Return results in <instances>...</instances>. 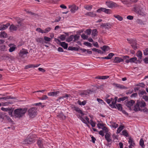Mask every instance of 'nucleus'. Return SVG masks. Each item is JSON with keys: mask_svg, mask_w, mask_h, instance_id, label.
<instances>
[{"mask_svg": "<svg viewBox=\"0 0 148 148\" xmlns=\"http://www.w3.org/2000/svg\"><path fill=\"white\" fill-rule=\"evenodd\" d=\"M146 8L143 5H138L134 8V11L142 16L146 15Z\"/></svg>", "mask_w": 148, "mask_h": 148, "instance_id": "1", "label": "nucleus"}, {"mask_svg": "<svg viewBox=\"0 0 148 148\" xmlns=\"http://www.w3.org/2000/svg\"><path fill=\"white\" fill-rule=\"evenodd\" d=\"M27 109L26 108H19L15 109L14 111V114L15 118L22 117L26 112Z\"/></svg>", "mask_w": 148, "mask_h": 148, "instance_id": "2", "label": "nucleus"}, {"mask_svg": "<svg viewBox=\"0 0 148 148\" xmlns=\"http://www.w3.org/2000/svg\"><path fill=\"white\" fill-rule=\"evenodd\" d=\"M146 106V103L144 101L140 102L139 101H137L136 103L134 106V110L135 112L140 110L141 109L140 107L143 108L145 106Z\"/></svg>", "mask_w": 148, "mask_h": 148, "instance_id": "3", "label": "nucleus"}, {"mask_svg": "<svg viewBox=\"0 0 148 148\" xmlns=\"http://www.w3.org/2000/svg\"><path fill=\"white\" fill-rule=\"evenodd\" d=\"M135 101L132 99L126 100L125 101V105L128 108L129 110H134V106L135 105Z\"/></svg>", "mask_w": 148, "mask_h": 148, "instance_id": "4", "label": "nucleus"}, {"mask_svg": "<svg viewBox=\"0 0 148 148\" xmlns=\"http://www.w3.org/2000/svg\"><path fill=\"white\" fill-rule=\"evenodd\" d=\"M28 114L31 117H34L37 114L36 109L35 108H32L28 111Z\"/></svg>", "mask_w": 148, "mask_h": 148, "instance_id": "5", "label": "nucleus"}, {"mask_svg": "<svg viewBox=\"0 0 148 148\" xmlns=\"http://www.w3.org/2000/svg\"><path fill=\"white\" fill-rule=\"evenodd\" d=\"M35 142L34 139L32 136H28L26 139L24 140L22 142L24 144H31Z\"/></svg>", "mask_w": 148, "mask_h": 148, "instance_id": "6", "label": "nucleus"}, {"mask_svg": "<svg viewBox=\"0 0 148 148\" xmlns=\"http://www.w3.org/2000/svg\"><path fill=\"white\" fill-rule=\"evenodd\" d=\"M127 40L129 41L130 43L131 44V46L134 50H136L137 49L136 41L135 40L133 39H127Z\"/></svg>", "mask_w": 148, "mask_h": 148, "instance_id": "7", "label": "nucleus"}, {"mask_svg": "<svg viewBox=\"0 0 148 148\" xmlns=\"http://www.w3.org/2000/svg\"><path fill=\"white\" fill-rule=\"evenodd\" d=\"M15 19L17 21L18 25H17L18 27L19 28L20 30H21L22 28L25 27L24 24L23 23H22L21 22L22 21L20 18L16 17L15 18Z\"/></svg>", "mask_w": 148, "mask_h": 148, "instance_id": "8", "label": "nucleus"}, {"mask_svg": "<svg viewBox=\"0 0 148 148\" xmlns=\"http://www.w3.org/2000/svg\"><path fill=\"white\" fill-rule=\"evenodd\" d=\"M55 41L61 46L64 49H67L68 47V44L65 42H61L58 39L55 38Z\"/></svg>", "mask_w": 148, "mask_h": 148, "instance_id": "9", "label": "nucleus"}, {"mask_svg": "<svg viewBox=\"0 0 148 148\" xmlns=\"http://www.w3.org/2000/svg\"><path fill=\"white\" fill-rule=\"evenodd\" d=\"M68 7L71 9L70 11L73 13H75L78 9V7L74 4L69 5Z\"/></svg>", "mask_w": 148, "mask_h": 148, "instance_id": "10", "label": "nucleus"}, {"mask_svg": "<svg viewBox=\"0 0 148 148\" xmlns=\"http://www.w3.org/2000/svg\"><path fill=\"white\" fill-rule=\"evenodd\" d=\"M111 25L109 23H102L101 24V26L103 28L106 29H108L111 28Z\"/></svg>", "mask_w": 148, "mask_h": 148, "instance_id": "11", "label": "nucleus"}, {"mask_svg": "<svg viewBox=\"0 0 148 148\" xmlns=\"http://www.w3.org/2000/svg\"><path fill=\"white\" fill-rule=\"evenodd\" d=\"M101 11L107 14H110V10L106 9L105 8H101L97 10V12L99 13L101 12Z\"/></svg>", "mask_w": 148, "mask_h": 148, "instance_id": "12", "label": "nucleus"}, {"mask_svg": "<svg viewBox=\"0 0 148 148\" xmlns=\"http://www.w3.org/2000/svg\"><path fill=\"white\" fill-rule=\"evenodd\" d=\"M110 134V132L106 133L105 136L106 140L108 142H110L112 141Z\"/></svg>", "mask_w": 148, "mask_h": 148, "instance_id": "13", "label": "nucleus"}, {"mask_svg": "<svg viewBox=\"0 0 148 148\" xmlns=\"http://www.w3.org/2000/svg\"><path fill=\"white\" fill-rule=\"evenodd\" d=\"M106 4L110 8H112L115 6L116 5L115 3L111 1H106Z\"/></svg>", "mask_w": 148, "mask_h": 148, "instance_id": "14", "label": "nucleus"}, {"mask_svg": "<svg viewBox=\"0 0 148 148\" xmlns=\"http://www.w3.org/2000/svg\"><path fill=\"white\" fill-rule=\"evenodd\" d=\"M128 143L130 145L129 146V148H132V147H134L135 143L132 138L130 137L129 138Z\"/></svg>", "mask_w": 148, "mask_h": 148, "instance_id": "15", "label": "nucleus"}, {"mask_svg": "<svg viewBox=\"0 0 148 148\" xmlns=\"http://www.w3.org/2000/svg\"><path fill=\"white\" fill-rule=\"evenodd\" d=\"M18 28H19L17 25L16 26L14 24H12L10 26L9 29L11 32H13L16 31Z\"/></svg>", "mask_w": 148, "mask_h": 148, "instance_id": "16", "label": "nucleus"}, {"mask_svg": "<svg viewBox=\"0 0 148 148\" xmlns=\"http://www.w3.org/2000/svg\"><path fill=\"white\" fill-rule=\"evenodd\" d=\"M60 93L59 91L55 92H50L48 93V95L50 96L56 97L57 96V95Z\"/></svg>", "mask_w": 148, "mask_h": 148, "instance_id": "17", "label": "nucleus"}, {"mask_svg": "<svg viewBox=\"0 0 148 148\" xmlns=\"http://www.w3.org/2000/svg\"><path fill=\"white\" fill-rule=\"evenodd\" d=\"M123 61V60L120 57H117L115 58L113 61V62L116 63H118Z\"/></svg>", "mask_w": 148, "mask_h": 148, "instance_id": "18", "label": "nucleus"}, {"mask_svg": "<svg viewBox=\"0 0 148 148\" xmlns=\"http://www.w3.org/2000/svg\"><path fill=\"white\" fill-rule=\"evenodd\" d=\"M36 41L39 43L43 44L44 43H47L45 42L42 38H38L36 39Z\"/></svg>", "mask_w": 148, "mask_h": 148, "instance_id": "19", "label": "nucleus"}, {"mask_svg": "<svg viewBox=\"0 0 148 148\" xmlns=\"http://www.w3.org/2000/svg\"><path fill=\"white\" fill-rule=\"evenodd\" d=\"M90 92H92V91L90 90H85L82 93H81L80 95L82 97H85L86 96V95L90 94Z\"/></svg>", "mask_w": 148, "mask_h": 148, "instance_id": "20", "label": "nucleus"}, {"mask_svg": "<svg viewBox=\"0 0 148 148\" xmlns=\"http://www.w3.org/2000/svg\"><path fill=\"white\" fill-rule=\"evenodd\" d=\"M121 1L124 4H131L133 3L132 0H121Z\"/></svg>", "mask_w": 148, "mask_h": 148, "instance_id": "21", "label": "nucleus"}, {"mask_svg": "<svg viewBox=\"0 0 148 148\" xmlns=\"http://www.w3.org/2000/svg\"><path fill=\"white\" fill-rule=\"evenodd\" d=\"M10 24H7L6 25H2L0 26V30H3L7 28L9 25Z\"/></svg>", "mask_w": 148, "mask_h": 148, "instance_id": "22", "label": "nucleus"}, {"mask_svg": "<svg viewBox=\"0 0 148 148\" xmlns=\"http://www.w3.org/2000/svg\"><path fill=\"white\" fill-rule=\"evenodd\" d=\"M114 85L116 88L121 89H127V88L125 86L122 85L116 84H114Z\"/></svg>", "mask_w": 148, "mask_h": 148, "instance_id": "23", "label": "nucleus"}, {"mask_svg": "<svg viewBox=\"0 0 148 148\" xmlns=\"http://www.w3.org/2000/svg\"><path fill=\"white\" fill-rule=\"evenodd\" d=\"M85 15L90 16L92 17H95L97 16V14L94 13L93 12H87Z\"/></svg>", "mask_w": 148, "mask_h": 148, "instance_id": "24", "label": "nucleus"}, {"mask_svg": "<svg viewBox=\"0 0 148 148\" xmlns=\"http://www.w3.org/2000/svg\"><path fill=\"white\" fill-rule=\"evenodd\" d=\"M114 55V54L113 53H110L107 56L105 57H102L101 58L106 59H110L112 58Z\"/></svg>", "mask_w": 148, "mask_h": 148, "instance_id": "25", "label": "nucleus"}, {"mask_svg": "<svg viewBox=\"0 0 148 148\" xmlns=\"http://www.w3.org/2000/svg\"><path fill=\"white\" fill-rule=\"evenodd\" d=\"M9 46L10 47V48L9 49V52H11L14 51L16 47L14 46L13 44H10L9 45Z\"/></svg>", "mask_w": 148, "mask_h": 148, "instance_id": "26", "label": "nucleus"}, {"mask_svg": "<svg viewBox=\"0 0 148 148\" xmlns=\"http://www.w3.org/2000/svg\"><path fill=\"white\" fill-rule=\"evenodd\" d=\"M112 103L111 104H109V106L112 108H116V101H114V100H113L112 101H111Z\"/></svg>", "mask_w": 148, "mask_h": 148, "instance_id": "27", "label": "nucleus"}, {"mask_svg": "<svg viewBox=\"0 0 148 148\" xmlns=\"http://www.w3.org/2000/svg\"><path fill=\"white\" fill-rule=\"evenodd\" d=\"M74 110L78 113H80L82 115H84V114L82 111L79 108L77 107H74Z\"/></svg>", "mask_w": 148, "mask_h": 148, "instance_id": "28", "label": "nucleus"}, {"mask_svg": "<svg viewBox=\"0 0 148 148\" xmlns=\"http://www.w3.org/2000/svg\"><path fill=\"white\" fill-rule=\"evenodd\" d=\"M146 94L147 93L145 91L143 90H139L138 92V94L140 97H142L143 95Z\"/></svg>", "mask_w": 148, "mask_h": 148, "instance_id": "29", "label": "nucleus"}, {"mask_svg": "<svg viewBox=\"0 0 148 148\" xmlns=\"http://www.w3.org/2000/svg\"><path fill=\"white\" fill-rule=\"evenodd\" d=\"M28 53V52L27 51L25 50H22L20 51L19 54L20 56L22 57L23 55L27 54Z\"/></svg>", "mask_w": 148, "mask_h": 148, "instance_id": "30", "label": "nucleus"}, {"mask_svg": "<svg viewBox=\"0 0 148 148\" xmlns=\"http://www.w3.org/2000/svg\"><path fill=\"white\" fill-rule=\"evenodd\" d=\"M108 76H98L95 77L96 79H105L109 78Z\"/></svg>", "mask_w": 148, "mask_h": 148, "instance_id": "31", "label": "nucleus"}, {"mask_svg": "<svg viewBox=\"0 0 148 148\" xmlns=\"http://www.w3.org/2000/svg\"><path fill=\"white\" fill-rule=\"evenodd\" d=\"M124 126L120 125L117 130L116 133L117 134L119 133L123 129H124Z\"/></svg>", "mask_w": 148, "mask_h": 148, "instance_id": "32", "label": "nucleus"}, {"mask_svg": "<svg viewBox=\"0 0 148 148\" xmlns=\"http://www.w3.org/2000/svg\"><path fill=\"white\" fill-rule=\"evenodd\" d=\"M37 144L39 147H42L43 146L42 140L40 139L38 140Z\"/></svg>", "mask_w": 148, "mask_h": 148, "instance_id": "33", "label": "nucleus"}, {"mask_svg": "<svg viewBox=\"0 0 148 148\" xmlns=\"http://www.w3.org/2000/svg\"><path fill=\"white\" fill-rule=\"evenodd\" d=\"M116 106L118 110L120 111H122V105L121 104L118 103L116 104Z\"/></svg>", "mask_w": 148, "mask_h": 148, "instance_id": "34", "label": "nucleus"}, {"mask_svg": "<svg viewBox=\"0 0 148 148\" xmlns=\"http://www.w3.org/2000/svg\"><path fill=\"white\" fill-rule=\"evenodd\" d=\"M113 16L119 21H121L123 20V17L119 15H114Z\"/></svg>", "mask_w": 148, "mask_h": 148, "instance_id": "35", "label": "nucleus"}, {"mask_svg": "<svg viewBox=\"0 0 148 148\" xmlns=\"http://www.w3.org/2000/svg\"><path fill=\"white\" fill-rule=\"evenodd\" d=\"M7 34L5 32H1L0 36L1 37L6 38L7 37Z\"/></svg>", "mask_w": 148, "mask_h": 148, "instance_id": "36", "label": "nucleus"}, {"mask_svg": "<svg viewBox=\"0 0 148 148\" xmlns=\"http://www.w3.org/2000/svg\"><path fill=\"white\" fill-rule=\"evenodd\" d=\"M127 98L128 97L127 96L120 98L117 100V102H120L121 101H123Z\"/></svg>", "mask_w": 148, "mask_h": 148, "instance_id": "37", "label": "nucleus"}, {"mask_svg": "<svg viewBox=\"0 0 148 148\" xmlns=\"http://www.w3.org/2000/svg\"><path fill=\"white\" fill-rule=\"evenodd\" d=\"M98 32L96 29H94L92 30V37H95L97 36Z\"/></svg>", "mask_w": 148, "mask_h": 148, "instance_id": "38", "label": "nucleus"}, {"mask_svg": "<svg viewBox=\"0 0 148 148\" xmlns=\"http://www.w3.org/2000/svg\"><path fill=\"white\" fill-rule=\"evenodd\" d=\"M74 38V35H71L67 38L66 41L68 42H70L73 40Z\"/></svg>", "mask_w": 148, "mask_h": 148, "instance_id": "39", "label": "nucleus"}, {"mask_svg": "<svg viewBox=\"0 0 148 148\" xmlns=\"http://www.w3.org/2000/svg\"><path fill=\"white\" fill-rule=\"evenodd\" d=\"M101 48L104 51H108L109 49V47L106 46H103V47H101Z\"/></svg>", "mask_w": 148, "mask_h": 148, "instance_id": "40", "label": "nucleus"}, {"mask_svg": "<svg viewBox=\"0 0 148 148\" xmlns=\"http://www.w3.org/2000/svg\"><path fill=\"white\" fill-rule=\"evenodd\" d=\"M142 53L140 51H138L136 53V56L140 59L142 58Z\"/></svg>", "mask_w": 148, "mask_h": 148, "instance_id": "41", "label": "nucleus"}, {"mask_svg": "<svg viewBox=\"0 0 148 148\" xmlns=\"http://www.w3.org/2000/svg\"><path fill=\"white\" fill-rule=\"evenodd\" d=\"M84 8L90 11L92 9V6L91 5H86L84 6Z\"/></svg>", "mask_w": 148, "mask_h": 148, "instance_id": "42", "label": "nucleus"}, {"mask_svg": "<svg viewBox=\"0 0 148 148\" xmlns=\"http://www.w3.org/2000/svg\"><path fill=\"white\" fill-rule=\"evenodd\" d=\"M51 29V27H48L46 28L44 30H43L44 33H47L49 32Z\"/></svg>", "mask_w": 148, "mask_h": 148, "instance_id": "43", "label": "nucleus"}, {"mask_svg": "<svg viewBox=\"0 0 148 148\" xmlns=\"http://www.w3.org/2000/svg\"><path fill=\"white\" fill-rule=\"evenodd\" d=\"M137 23L140 25H144L145 24L144 21L140 19H137L136 20Z\"/></svg>", "mask_w": 148, "mask_h": 148, "instance_id": "44", "label": "nucleus"}, {"mask_svg": "<svg viewBox=\"0 0 148 148\" xmlns=\"http://www.w3.org/2000/svg\"><path fill=\"white\" fill-rule=\"evenodd\" d=\"M14 98L12 97H11L10 96H7L6 97H3L0 98V100L1 99H4V100H6L7 99H13Z\"/></svg>", "mask_w": 148, "mask_h": 148, "instance_id": "45", "label": "nucleus"}, {"mask_svg": "<svg viewBox=\"0 0 148 148\" xmlns=\"http://www.w3.org/2000/svg\"><path fill=\"white\" fill-rule=\"evenodd\" d=\"M66 36L64 34L61 35L60 36L58 37V38H60L62 41L66 39Z\"/></svg>", "mask_w": 148, "mask_h": 148, "instance_id": "46", "label": "nucleus"}, {"mask_svg": "<svg viewBox=\"0 0 148 148\" xmlns=\"http://www.w3.org/2000/svg\"><path fill=\"white\" fill-rule=\"evenodd\" d=\"M140 145L142 147L144 148L145 147L144 144V142L142 138H141L140 141Z\"/></svg>", "mask_w": 148, "mask_h": 148, "instance_id": "47", "label": "nucleus"}, {"mask_svg": "<svg viewBox=\"0 0 148 148\" xmlns=\"http://www.w3.org/2000/svg\"><path fill=\"white\" fill-rule=\"evenodd\" d=\"M122 134L127 137L128 136V133L127 132V131L126 130H123L122 132Z\"/></svg>", "mask_w": 148, "mask_h": 148, "instance_id": "48", "label": "nucleus"}, {"mask_svg": "<svg viewBox=\"0 0 148 148\" xmlns=\"http://www.w3.org/2000/svg\"><path fill=\"white\" fill-rule=\"evenodd\" d=\"M118 126V125L116 123L112 122L111 123V126L113 128H116Z\"/></svg>", "mask_w": 148, "mask_h": 148, "instance_id": "49", "label": "nucleus"}, {"mask_svg": "<svg viewBox=\"0 0 148 148\" xmlns=\"http://www.w3.org/2000/svg\"><path fill=\"white\" fill-rule=\"evenodd\" d=\"M79 37L80 36L79 35H75L74 36L73 41L75 42L76 40H79Z\"/></svg>", "mask_w": 148, "mask_h": 148, "instance_id": "50", "label": "nucleus"}, {"mask_svg": "<svg viewBox=\"0 0 148 148\" xmlns=\"http://www.w3.org/2000/svg\"><path fill=\"white\" fill-rule=\"evenodd\" d=\"M84 45H85L89 47H92V44L88 42H84Z\"/></svg>", "mask_w": 148, "mask_h": 148, "instance_id": "51", "label": "nucleus"}, {"mask_svg": "<svg viewBox=\"0 0 148 148\" xmlns=\"http://www.w3.org/2000/svg\"><path fill=\"white\" fill-rule=\"evenodd\" d=\"M68 50H77V49L75 47H69L68 48Z\"/></svg>", "mask_w": 148, "mask_h": 148, "instance_id": "52", "label": "nucleus"}, {"mask_svg": "<svg viewBox=\"0 0 148 148\" xmlns=\"http://www.w3.org/2000/svg\"><path fill=\"white\" fill-rule=\"evenodd\" d=\"M91 30L90 29L86 30L85 32L86 34H87L88 35H90L91 33Z\"/></svg>", "mask_w": 148, "mask_h": 148, "instance_id": "53", "label": "nucleus"}, {"mask_svg": "<svg viewBox=\"0 0 148 148\" xmlns=\"http://www.w3.org/2000/svg\"><path fill=\"white\" fill-rule=\"evenodd\" d=\"M36 31H37L39 33H41L43 34L44 33L43 32V30H42L41 28H38L36 29Z\"/></svg>", "mask_w": 148, "mask_h": 148, "instance_id": "54", "label": "nucleus"}, {"mask_svg": "<svg viewBox=\"0 0 148 148\" xmlns=\"http://www.w3.org/2000/svg\"><path fill=\"white\" fill-rule=\"evenodd\" d=\"M102 129L103 130V131H105V132L106 133H108V130L106 127L105 126H103V127L102 128Z\"/></svg>", "mask_w": 148, "mask_h": 148, "instance_id": "55", "label": "nucleus"}, {"mask_svg": "<svg viewBox=\"0 0 148 148\" xmlns=\"http://www.w3.org/2000/svg\"><path fill=\"white\" fill-rule=\"evenodd\" d=\"M137 58L136 57L131 58L130 59V62H134L136 60Z\"/></svg>", "mask_w": 148, "mask_h": 148, "instance_id": "56", "label": "nucleus"}, {"mask_svg": "<svg viewBox=\"0 0 148 148\" xmlns=\"http://www.w3.org/2000/svg\"><path fill=\"white\" fill-rule=\"evenodd\" d=\"M44 39L45 41L49 42L51 40V38L45 36L44 37Z\"/></svg>", "mask_w": 148, "mask_h": 148, "instance_id": "57", "label": "nucleus"}, {"mask_svg": "<svg viewBox=\"0 0 148 148\" xmlns=\"http://www.w3.org/2000/svg\"><path fill=\"white\" fill-rule=\"evenodd\" d=\"M136 86H140L142 88H144L145 87V85L143 83H142L138 84L136 85Z\"/></svg>", "mask_w": 148, "mask_h": 148, "instance_id": "58", "label": "nucleus"}, {"mask_svg": "<svg viewBox=\"0 0 148 148\" xmlns=\"http://www.w3.org/2000/svg\"><path fill=\"white\" fill-rule=\"evenodd\" d=\"M86 101H84L81 102L80 101L79 102L78 101V103L79 105H84L86 104Z\"/></svg>", "mask_w": 148, "mask_h": 148, "instance_id": "59", "label": "nucleus"}, {"mask_svg": "<svg viewBox=\"0 0 148 148\" xmlns=\"http://www.w3.org/2000/svg\"><path fill=\"white\" fill-rule=\"evenodd\" d=\"M81 37L84 40L88 38V36L84 34H83L81 35Z\"/></svg>", "mask_w": 148, "mask_h": 148, "instance_id": "60", "label": "nucleus"}, {"mask_svg": "<svg viewBox=\"0 0 148 148\" xmlns=\"http://www.w3.org/2000/svg\"><path fill=\"white\" fill-rule=\"evenodd\" d=\"M99 134L102 136H103L104 135V132L103 130H101L99 131Z\"/></svg>", "mask_w": 148, "mask_h": 148, "instance_id": "61", "label": "nucleus"}, {"mask_svg": "<svg viewBox=\"0 0 148 148\" xmlns=\"http://www.w3.org/2000/svg\"><path fill=\"white\" fill-rule=\"evenodd\" d=\"M48 98V97L46 95H44L41 97V99L42 100H46Z\"/></svg>", "mask_w": 148, "mask_h": 148, "instance_id": "62", "label": "nucleus"}, {"mask_svg": "<svg viewBox=\"0 0 148 148\" xmlns=\"http://www.w3.org/2000/svg\"><path fill=\"white\" fill-rule=\"evenodd\" d=\"M143 98L146 101H148V96L147 95H143Z\"/></svg>", "mask_w": 148, "mask_h": 148, "instance_id": "63", "label": "nucleus"}, {"mask_svg": "<svg viewBox=\"0 0 148 148\" xmlns=\"http://www.w3.org/2000/svg\"><path fill=\"white\" fill-rule=\"evenodd\" d=\"M144 54L145 55H148V48L146 49L144 51Z\"/></svg>", "mask_w": 148, "mask_h": 148, "instance_id": "64", "label": "nucleus"}]
</instances>
